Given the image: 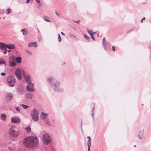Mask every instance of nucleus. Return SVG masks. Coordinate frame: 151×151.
Segmentation results:
<instances>
[{"mask_svg": "<svg viewBox=\"0 0 151 151\" xmlns=\"http://www.w3.org/2000/svg\"><path fill=\"white\" fill-rule=\"evenodd\" d=\"M6 44L0 42V48L2 50H5L6 47Z\"/></svg>", "mask_w": 151, "mask_h": 151, "instance_id": "nucleus-18", "label": "nucleus"}, {"mask_svg": "<svg viewBox=\"0 0 151 151\" xmlns=\"http://www.w3.org/2000/svg\"><path fill=\"white\" fill-rule=\"evenodd\" d=\"M102 42H103V43L105 45H106V41H105V38H103V39Z\"/></svg>", "mask_w": 151, "mask_h": 151, "instance_id": "nucleus-30", "label": "nucleus"}, {"mask_svg": "<svg viewBox=\"0 0 151 151\" xmlns=\"http://www.w3.org/2000/svg\"><path fill=\"white\" fill-rule=\"evenodd\" d=\"M9 135L14 138L17 137L19 134V132L17 130V129L14 126H11L9 129Z\"/></svg>", "mask_w": 151, "mask_h": 151, "instance_id": "nucleus-3", "label": "nucleus"}, {"mask_svg": "<svg viewBox=\"0 0 151 151\" xmlns=\"http://www.w3.org/2000/svg\"><path fill=\"white\" fill-rule=\"evenodd\" d=\"M39 6H41V5H40H40H39Z\"/></svg>", "mask_w": 151, "mask_h": 151, "instance_id": "nucleus-53", "label": "nucleus"}, {"mask_svg": "<svg viewBox=\"0 0 151 151\" xmlns=\"http://www.w3.org/2000/svg\"><path fill=\"white\" fill-rule=\"evenodd\" d=\"M38 3H40V0H35Z\"/></svg>", "mask_w": 151, "mask_h": 151, "instance_id": "nucleus-42", "label": "nucleus"}, {"mask_svg": "<svg viewBox=\"0 0 151 151\" xmlns=\"http://www.w3.org/2000/svg\"><path fill=\"white\" fill-rule=\"evenodd\" d=\"M69 36L72 38H75L76 37V36L72 34L71 33H70L69 34Z\"/></svg>", "mask_w": 151, "mask_h": 151, "instance_id": "nucleus-28", "label": "nucleus"}, {"mask_svg": "<svg viewBox=\"0 0 151 151\" xmlns=\"http://www.w3.org/2000/svg\"><path fill=\"white\" fill-rule=\"evenodd\" d=\"M93 35H94V34H92L91 35H90V36H91V38H92V39L93 40H94L95 39H94V37H93Z\"/></svg>", "mask_w": 151, "mask_h": 151, "instance_id": "nucleus-36", "label": "nucleus"}, {"mask_svg": "<svg viewBox=\"0 0 151 151\" xmlns=\"http://www.w3.org/2000/svg\"><path fill=\"white\" fill-rule=\"evenodd\" d=\"M24 78L25 81H26L27 83L31 82V80L30 77L29 75H26L24 76Z\"/></svg>", "mask_w": 151, "mask_h": 151, "instance_id": "nucleus-14", "label": "nucleus"}, {"mask_svg": "<svg viewBox=\"0 0 151 151\" xmlns=\"http://www.w3.org/2000/svg\"><path fill=\"white\" fill-rule=\"evenodd\" d=\"M22 58L20 57H18L16 58V60L18 63H21Z\"/></svg>", "mask_w": 151, "mask_h": 151, "instance_id": "nucleus-23", "label": "nucleus"}, {"mask_svg": "<svg viewBox=\"0 0 151 151\" xmlns=\"http://www.w3.org/2000/svg\"><path fill=\"white\" fill-rule=\"evenodd\" d=\"M58 41L59 42L61 41V39L60 37V36L59 34L58 35Z\"/></svg>", "mask_w": 151, "mask_h": 151, "instance_id": "nucleus-34", "label": "nucleus"}, {"mask_svg": "<svg viewBox=\"0 0 151 151\" xmlns=\"http://www.w3.org/2000/svg\"><path fill=\"white\" fill-rule=\"evenodd\" d=\"M96 32H93V34H94V35H95V34H96Z\"/></svg>", "mask_w": 151, "mask_h": 151, "instance_id": "nucleus-47", "label": "nucleus"}, {"mask_svg": "<svg viewBox=\"0 0 151 151\" xmlns=\"http://www.w3.org/2000/svg\"><path fill=\"white\" fill-rule=\"evenodd\" d=\"M42 138L44 143L46 145H48L51 142V138L47 134H44L42 136Z\"/></svg>", "mask_w": 151, "mask_h": 151, "instance_id": "nucleus-5", "label": "nucleus"}, {"mask_svg": "<svg viewBox=\"0 0 151 151\" xmlns=\"http://www.w3.org/2000/svg\"><path fill=\"white\" fill-rule=\"evenodd\" d=\"M3 64L5 65H6V63H5V60L2 58L0 59V64Z\"/></svg>", "mask_w": 151, "mask_h": 151, "instance_id": "nucleus-24", "label": "nucleus"}, {"mask_svg": "<svg viewBox=\"0 0 151 151\" xmlns=\"http://www.w3.org/2000/svg\"><path fill=\"white\" fill-rule=\"evenodd\" d=\"M99 34L98 33L97 34V37H99Z\"/></svg>", "mask_w": 151, "mask_h": 151, "instance_id": "nucleus-50", "label": "nucleus"}, {"mask_svg": "<svg viewBox=\"0 0 151 151\" xmlns=\"http://www.w3.org/2000/svg\"><path fill=\"white\" fill-rule=\"evenodd\" d=\"M14 74L19 80H21L22 78V74L20 70L17 69L14 72Z\"/></svg>", "mask_w": 151, "mask_h": 151, "instance_id": "nucleus-9", "label": "nucleus"}, {"mask_svg": "<svg viewBox=\"0 0 151 151\" xmlns=\"http://www.w3.org/2000/svg\"><path fill=\"white\" fill-rule=\"evenodd\" d=\"M21 122L20 118L17 116H14L11 118V122L15 123H19Z\"/></svg>", "mask_w": 151, "mask_h": 151, "instance_id": "nucleus-10", "label": "nucleus"}, {"mask_svg": "<svg viewBox=\"0 0 151 151\" xmlns=\"http://www.w3.org/2000/svg\"><path fill=\"white\" fill-rule=\"evenodd\" d=\"M21 32L23 33V34L24 35H26L28 34V32L26 29H22L21 30Z\"/></svg>", "mask_w": 151, "mask_h": 151, "instance_id": "nucleus-22", "label": "nucleus"}, {"mask_svg": "<svg viewBox=\"0 0 151 151\" xmlns=\"http://www.w3.org/2000/svg\"><path fill=\"white\" fill-rule=\"evenodd\" d=\"M11 50H9L8 51V52H10V51H11Z\"/></svg>", "mask_w": 151, "mask_h": 151, "instance_id": "nucleus-48", "label": "nucleus"}, {"mask_svg": "<svg viewBox=\"0 0 151 151\" xmlns=\"http://www.w3.org/2000/svg\"><path fill=\"white\" fill-rule=\"evenodd\" d=\"M28 85L27 86V90L28 91L33 92L34 91V85L33 83L31 82L28 83Z\"/></svg>", "mask_w": 151, "mask_h": 151, "instance_id": "nucleus-8", "label": "nucleus"}, {"mask_svg": "<svg viewBox=\"0 0 151 151\" xmlns=\"http://www.w3.org/2000/svg\"><path fill=\"white\" fill-rule=\"evenodd\" d=\"M84 37L85 38H86V39L87 40H89L90 39L89 37L88 36H87L86 35H84Z\"/></svg>", "mask_w": 151, "mask_h": 151, "instance_id": "nucleus-33", "label": "nucleus"}, {"mask_svg": "<svg viewBox=\"0 0 151 151\" xmlns=\"http://www.w3.org/2000/svg\"><path fill=\"white\" fill-rule=\"evenodd\" d=\"M55 14L58 16L59 17V15L57 12H55Z\"/></svg>", "mask_w": 151, "mask_h": 151, "instance_id": "nucleus-43", "label": "nucleus"}, {"mask_svg": "<svg viewBox=\"0 0 151 151\" xmlns=\"http://www.w3.org/2000/svg\"><path fill=\"white\" fill-rule=\"evenodd\" d=\"M134 147H136V145H134Z\"/></svg>", "mask_w": 151, "mask_h": 151, "instance_id": "nucleus-51", "label": "nucleus"}, {"mask_svg": "<svg viewBox=\"0 0 151 151\" xmlns=\"http://www.w3.org/2000/svg\"><path fill=\"white\" fill-rule=\"evenodd\" d=\"M22 143L25 148L33 151L37 147L38 143V140L36 136H30L24 138Z\"/></svg>", "mask_w": 151, "mask_h": 151, "instance_id": "nucleus-1", "label": "nucleus"}, {"mask_svg": "<svg viewBox=\"0 0 151 151\" xmlns=\"http://www.w3.org/2000/svg\"><path fill=\"white\" fill-rule=\"evenodd\" d=\"M26 52L29 55H32V53H31V52L29 51L28 50H26Z\"/></svg>", "mask_w": 151, "mask_h": 151, "instance_id": "nucleus-31", "label": "nucleus"}, {"mask_svg": "<svg viewBox=\"0 0 151 151\" xmlns=\"http://www.w3.org/2000/svg\"><path fill=\"white\" fill-rule=\"evenodd\" d=\"M80 20H78L77 21H74V22H76V23H79V22H80Z\"/></svg>", "mask_w": 151, "mask_h": 151, "instance_id": "nucleus-41", "label": "nucleus"}, {"mask_svg": "<svg viewBox=\"0 0 151 151\" xmlns=\"http://www.w3.org/2000/svg\"><path fill=\"white\" fill-rule=\"evenodd\" d=\"M16 65L15 58L13 56L10 57L9 60V66H14Z\"/></svg>", "mask_w": 151, "mask_h": 151, "instance_id": "nucleus-7", "label": "nucleus"}, {"mask_svg": "<svg viewBox=\"0 0 151 151\" xmlns=\"http://www.w3.org/2000/svg\"><path fill=\"white\" fill-rule=\"evenodd\" d=\"M88 33L90 35H91L92 34H93V32L91 30H88Z\"/></svg>", "mask_w": 151, "mask_h": 151, "instance_id": "nucleus-29", "label": "nucleus"}, {"mask_svg": "<svg viewBox=\"0 0 151 151\" xmlns=\"http://www.w3.org/2000/svg\"><path fill=\"white\" fill-rule=\"evenodd\" d=\"M6 97L7 100L9 101L12 98L13 94L11 93H7L6 94Z\"/></svg>", "mask_w": 151, "mask_h": 151, "instance_id": "nucleus-11", "label": "nucleus"}, {"mask_svg": "<svg viewBox=\"0 0 151 151\" xmlns=\"http://www.w3.org/2000/svg\"><path fill=\"white\" fill-rule=\"evenodd\" d=\"M29 0H27V1H26V3H28L29 2Z\"/></svg>", "mask_w": 151, "mask_h": 151, "instance_id": "nucleus-45", "label": "nucleus"}, {"mask_svg": "<svg viewBox=\"0 0 151 151\" xmlns=\"http://www.w3.org/2000/svg\"><path fill=\"white\" fill-rule=\"evenodd\" d=\"M6 47L9 49H14L15 48V45L14 44H7L6 45Z\"/></svg>", "mask_w": 151, "mask_h": 151, "instance_id": "nucleus-19", "label": "nucleus"}, {"mask_svg": "<svg viewBox=\"0 0 151 151\" xmlns=\"http://www.w3.org/2000/svg\"><path fill=\"white\" fill-rule=\"evenodd\" d=\"M8 148L10 150H12V149L9 147Z\"/></svg>", "mask_w": 151, "mask_h": 151, "instance_id": "nucleus-46", "label": "nucleus"}, {"mask_svg": "<svg viewBox=\"0 0 151 151\" xmlns=\"http://www.w3.org/2000/svg\"><path fill=\"white\" fill-rule=\"evenodd\" d=\"M93 35H94V34H92L91 35H90V36H91V38H92V39L93 40H94L95 39H94V37H93Z\"/></svg>", "mask_w": 151, "mask_h": 151, "instance_id": "nucleus-35", "label": "nucleus"}, {"mask_svg": "<svg viewBox=\"0 0 151 151\" xmlns=\"http://www.w3.org/2000/svg\"><path fill=\"white\" fill-rule=\"evenodd\" d=\"M37 46V45L36 44V42H30L29 43L28 45V46L29 47H36Z\"/></svg>", "mask_w": 151, "mask_h": 151, "instance_id": "nucleus-16", "label": "nucleus"}, {"mask_svg": "<svg viewBox=\"0 0 151 151\" xmlns=\"http://www.w3.org/2000/svg\"><path fill=\"white\" fill-rule=\"evenodd\" d=\"M33 95L32 93H27L26 94V98L28 99H32Z\"/></svg>", "mask_w": 151, "mask_h": 151, "instance_id": "nucleus-17", "label": "nucleus"}, {"mask_svg": "<svg viewBox=\"0 0 151 151\" xmlns=\"http://www.w3.org/2000/svg\"><path fill=\"white\" fill-rule=\"evenodd\" d=\"M142 20H143V19H142L141 20V22H142Z\"/></svg>", "mask_w": 151, "mask_h": 151, "instance_id": "nucleus-52", "label": "nucleus"}, {"mask_svg": "<svg viewBox=\"0 0 151 151\" xmlns=\"http://www.w3.org/2000/svg\"><path fill=\"white\" fill-rule=\"evenodd\" d=\"M61 33L63 35V36H65V35L62 32H61Z\"/></svg>", "mask_w": 151, "mask_h": 151, "instance_id": "nucleus-44", "label": "nucleus"}, {"mask_svg": "<svg viewBox=\"0 0 151 151\" xmlns=\"http://www.w3.org/2000/svg\"><path fill=\"white\" fill-rule=\"evenodd\" d=\"M144 134V131H141L138 134V137L140 139H142L143 137V135Z\"/></svg>", "mask_w": 151, "mask_h": 151, "instance_id": "nucleus-20", "label": "nucleus"}, {"mask_svg": "<svg viewBox=\"0 0 151 151\" xmlns=\"http://www.w3.org/2000/svg\"><path fill=\"white\" fill-rule=\"evenodd\" d=\"M16 110L17 111H18L19 112L20 111V109L18 107H16Z\"/></svg>", "mask_w": 151, "mask_h": 151, "instance_id": "nucleus-39", "label": "nucleus"}, {"mask_svg": "<svg viewBox=\"0 0 151 151\" xmlns=\"http://www.w3.org/2000/svg\"><path fill=\"white\" fill-rule=\"evenodd\" d=\"M21 106L23 107L25 109H26L29 107V106L26 105H24L23 104H21Z\"/></svg>", "mask_w": 151, "mask_h": 151, "instance_id": "nucleus-26", "label": "nucleus"}, {"mask_svg": "<svg viewBox=\"0 0 151 151\" xmlns=\"http://www.w3.org/2000/svg\"><path fill=\"white\" fill-rule=\"evenodd\" d=\"M48 82L50 86L53 88L56 91L59 92L62 91L59 88L60 83L52 77H49L47 79Z\"/></svg>", "mask_w": 151, "mask_h": 151, "instance_id": "nucleus-2", "label": "nucleus"}, {"mask_svg": "<svg viewBox=\"0 0 151 151\" xmlns=\"http://www.w3.org/2000/svg\"><path fill=\"white\" fill-rule=\"evenodd\" d=\"M142 19H143V20L145 19V17H144Z\"/></svg>", "mask_w": 151, "mask_h": 151, "instance_id": "nucleus-49", "label": "nucleus"}, {"mask_svg": "<svg viewBox=\"0 0 151 151\" xmlns=\"http://www.w3.org/2000/svg\"><path fill=\"white\" fill-rule=\"evenodd\" d=\"M25 129L28 133H29L31 131V128L29 126L27 127L26 128H25Z\"/></svg>", "mask_w": 151, "mask_h": 151, "instance_id": "nucleus-25", "label": "nucleus"}, {"mask_svg": "<svg viewBox=\"0 0 151 151\" xmlns=\"http://www.w3.org/2000/svg\"><path fill=\"white\" fill-rule=\"evenodd\" d=\"M43 18L44 19L45 21L47 22H51V21L50 20V18L49 17L46 16H44L43 17Z\"/></svg>", "mask_w": 151, "mask_h": 151, "instance_id": "nucleus-21", "label": "nucleus"}, {"mask_svg": "<svg viewBox=\"0 0 151 151\" xmlns=\"http://www.w3.org/2000/svg\"><path fill=\"white\" fill-rule=\"evenodd\" d=\"M6 74V73L5 72L1 73V74L2 76H4Z\"/></svg>", "mask_w": 151, "mask_h": 151, "instance_id": "nucleus-38", "label": "nucleus"}, {"mask_svg": "<svg viewBox=\"0 0 151 151\" xmlns=\"http://www.w3.org/2000/svg\"><path fill=\"white\" fill-rule=\"evenodd\" d=\"M48 114L42 112L41 113L40 116L41 119H46L48 116Z\"/></svg>", "mask_w": 151, "mask_h": 151, "instance_id": "nucleus-13", "label": "nucleus"}, {"mask_svg": "<svg viewBox=\"0 0 151 151\" xmlns=\"http://www.w3.org/2000/svg\"><path fill=\"white\" fill-rule=\"evenodd\" d=\"M87 138L88 139L87 142L88 146V151H90V147L91 145V139L90 137L89 136Z\"/></svg>", "mask_w": 151, "mask_h": 151, "instance_id": "nucleus-12", "label": "nucleus"}, {"mask_svg": "<svg viewBox=\"0 0 151 151\" xmlns=\"http://www.w3.org/2000/svg\"><path fill=\"white\" fill-rule=\"evenodd\" d=\"M7 118L6 115L4 113L1 114L0 115V118L3 121H5L6 120Z\"/></svg>", "mask_w": 151, "mask_h": 151, "instance_id": "nucleus-15", "label": "nucleus"}, {"mask_svg": "<svg viewBox=\"0 0 151 151\" xmlns=\"http://www.w3.org/2000/svg\"><path fill=\"white\" fill-rule=\"evenodd\" d=\"M5 50L4 51V52H3V54H6V53H7V49H5Z\"/></svg>", "mask_w": 151, "mask_h": 151, "instance_id": "nucleus-37", "label": "nucleus"}, {"mask_svg": "<svg viewBox=\"0 0 151 151\" xmlns=\"http://www.w3.org/2000/svg\"><path fill=\"white\" fill-rule=\"evenodd\" d=\"M7 81L10 87L13 86L15 83V79L14 77L12 76H9L7 78Z\"/></svg>", "mask_w": 151, "mask_h": 151, "instance_id": "nucleus-6", "label": "nucleus"}, {"mask_svg": "<svg viewBox=\"0 0 151 151\" xmlns=\"http://www.w3.org/2000/svg\"><path fill=\"white\" fill-rule=\"evenodd\" d=\"M30 115L34 121H37L39 120V112L37 109L34 108L32 109L30 112Z\"/></svg>", "mask_w": 151, "mask_h": 151, "instance_id": "nucleus-4", "label": "nucleus"}, {"mask_svg": "<svg viewBox=\"0 0 151 151\" xmlns=\"http://www.w3.org/2000/svg\"><path fill=\"white\" fill-rule=\"evenodd\" d=\"M11 12V10L9 8L6 11V14H9Z\"/></svg>", "mask_w": 151, "mask_h": 151, "instance_id": "nucleus-27", "label": "nucleus"}, {"mask_svg": "<svg viewBox=\"0 0 151 151\" xmlns=\"http://www.w3.org/2000/svg\"><path fill=\"white\" fill-rule=\"evenodd\" d=\"M94 108H95V107L94 106L93 107V109H92V116L93 117V115H94Z\"/></svg>", "mask_w": 151, "mask_h": 151, "instance_id": "nucleus-32", "label": "nucleus"}, {"mask_svg": "<svg viewBox=\"0 0 151 151\" xmlns=\"http://www.w3.org/2000/svg\"><path fill=\"white\" fill-rule=\"evenodd\" d=\"M112 50L114 51H115V48L114 46H113L112 47Z\"/></svg>", "mask_w": 151, "mask_h": 151, "instance_id": "nucleus-40", "label": "nucleus"}]
</instances>
